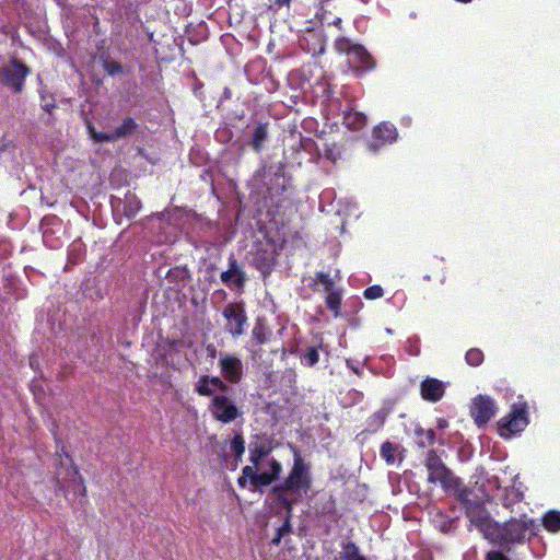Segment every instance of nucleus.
Instances as JSON below:
<instances>
[{
    "label": "nucleus",
    "instance_id": "f257e3e1",
    "mask_svg": "<svg viewBox=\"0 0 560 560\" xmlns=\"http://www.w3.org/2000/svg\"><path fill=\"white\" fill-rule=\"evenodd\" d=\"M290 447L293 453V465L288 476L280 483L273 485L267 495L270 509L285 511L283 524L277 529L282 537L292 529L291 518L294 506L313 486L311 464L303 458L296 446L290 445Z\"/></svg>",
    "mask_w": 560,
    "mask_h": 560
},
{
    "label": "nucleus",
    "instance_id": "f03ea898",
    "mask_svg": "<svg viewBox=\"0 0 560 560\" xmlns=\"http://www.w3.org/2000/svg\"><path fill=\"white\" fill-rule=\"evenodd\" d=\"M275 450L273 439L266 433L252 435L248 443V460L250 465L242 468L237 478L240 488L250 486L253 491L261 490L265 487L278 481L283 467L280 460L270 457Z\"/></svg>",
    "mask_w": 560,
    "mask_h": 560
},
{
    "label": "nucleus",
    "instance_id": "7ed1b4c3",
    "mask_svg": "<svg viewBox=\"0 0 560 560\" xmlns=\"http://www.w3.org/2000/svg\"><path fill=\"white\" fill-rule=\"evenodd\" d=\"M465 511L466 517L470 524L474 525L483 537L491 542L494 532H498L499 523L491 518L485 502L474 494V490L464 486L454 494Z\"/></svg>",
    "mask_w": 560,
    "mask_h": 560
},
{
    "label": "nucleus",
    "instance_id": "20e7f679",
    "mask_svg": "<svg viewBox=\"0 0 560 560\" xmlns=\"http://www.w3.org/2000/svg\"><path fill=\"white\" fill-rule=\"evenodd\" d=\"M60 458L55 471L56 488L62 492L67 500L70 494L73 497H86V488L83 478L81 477L78 467L73 464L71 456L66 452L65 446L56 452Z\"/></svg>",
    "mask_w": 560,
    "mask_h": 560
},
{
    "label": "nucleus",
    "instance_id": "39448f33",
    "mask_svg": "<svg viewBox=\"0 0 560 560\" xmlns=\"http://www.w3.org/2000/svg\"><path fill=\"white\" fill-rule=\"evenodd\" d=\"M528 534L536 535V522L527 514H522L520 518L512 517L503 524L499 523L491 542L500 547L523 544Z\"/></svg>",
    "mask_w": 560,
    "mask_h": 560
},
{
    "label": "nucleus",
    "instance_id": "423d86ee",
    "mask_svg": "<svg viewBox=\"0 0 560 560\" xmlns=\"http://www.w3.org/2000/svg\"><path fill=\"white\" fill-rule=\"evenodd\" d=\"M334 48L338 54L347 56V62L357 75L370 72L376 67V61L365 47L348 37L340 36L336 38Z\"/></svg>",
    "mask_w": 560,
    "mask_h": 560
},
{
    "label": "nucleus",
    "instance_id": "0eeeda50",
    "mask_svg": "<svg viewBox=\"0 0 560 560\" xmlns=\"http://www.w3.org/2000/svg\"><path fill=\"white\" fill-rule=\"evenodd\" d=\"M424 466L429 472L428 482H439L444 491L452 492L453 495L465 486L462 479L454 476L453 471L443 463L435 450H430L427 453Z\"/></svg>",
    "mask_w": 560,
    "mask_h": 560
},
{
    "label": "nucleus",
    "instance_id": "6e6552de",
    "mask_svg": "<svg viewBox=\"0 0 560 560\" xmlns=\"http://www.w3.org/2000/svg\"><path fill=\"white\" fill-rule=\"evenodd\" d=\"M220 393L214 395L209 402V411L211 417L223 424H229L243 416V411L235 400Z\"/></svg>",
    "mask_w": 560,
    "mask_h": 560
},
{
    "label": "nucleus",
    "instance_id": "1a4fd4ad",
    "mask_svg": "<svg viewBox=\"0 0 560 560\" xmlns=\"http://www.w3.org/2000/svg\"><path fill=\"white\" fill-rule=\"evenodd\" d=\"M222 316L225 319L224 330L233 338L241 337L248 323L245 303L229 302L222 310Z\"/></svg>",
    "mask_w": 560,
    "mask_h": 560
},
{
    "label": "nucleus",
    "instance_id": "9d476101",
    "mask_svg": "<svg viewBox=\"0 0 560 560\" xmlns=\"http://www.w3.org/2000/svg\"><path fill=\"white\" fill-rule=\"evenodd\" d=\"M528 424L526 405L513 406L512 410L498 422V432L501 438L510 439L522 432Z\"/></svg>",
    "mask_w": 560,
    "mask_h": 560
},
{
    "label": "nucleus",
    "instance_id": "9b49d317",
    "mask_svg": "<svg viewBox=\"0 0 560 560\" xmlns=\"http://www.w3.org/2000/svg\"><path fill=\"white\" fill-rule=\"evenodd\" d=\"M30 73L31 69L23 61L12 59L7 66L0 68V81L14 93H21Z\"/></svg>",
    "mask_w": 560,
    "mask_h": 560
},
{
    "label": "nucleus",
    "instance_id": "f8f14e48",
    "mask_svg": "<svg viewBox=\"0 0 560 560\" xmlns=\"http://www.w3.org/2000/svg\"><path fill=\"white\" fill-rule=\"evenodd\" d=\"M470 416L478 427L487 424L497 412L494 400L486 395H477L470 405Z\"/></svg>",
    "mask_w": 560,
    "mask_h": 560
},
{
    "label": "nucleus",
    "instance_id": "ddd939ff",
    "mask_svg": "<svg viewBox=\"0 0 560 560\" xmlns=\"http://www.w3.org/2000/svg\"><path fill=\"white\" fill-rule=\"evenodd\" d=\"M228 262L229 268L221 272L220 280L232 290L243 291L247 281L244 268L238 264L233 254L229 256Z\"/></svg>",
    "mask_w": 560,
    "mask_h": 560
},
{
    "label": "nucleus",
    "instance_id": "4468645a",
    "mask_svg": "<svg viewBox=\"0 0 560 560\" xmlns=\"http://www.w3.org/2000/svg\"><path fill=\"white\" fill-rule=\"evenodd\" d=\"M373 141L368 148L371 152L376 153L381 148L392 144L398 138L397 128L389 121H382L373 128Z\"/></svg>",
    "mask_w": 560,
    "mask_h": 560
},
{
    "label": "nucleus",
    "instance_id": "2eb2a0df",
    "mask_svg": "<svg viewBox=\"0 0 560 560\" xmlns=\"http://www.w3.org/2000/svg\"><path fill=\"white\" fill-rule=\"evenodd\" d=\"M219 368L225 383L238 384L244 374L243 363L233 354H224L219 360Z\"/></svg>",
    "mask_w": 560,
    "mask_h": 560
},
{
    "label": "nucleus",
    "instance_id": "dca6fc26",
    "mask_svg": "<svg viewBox=\"0 0 560 560\" xmlns=\"http://www.w3.org/2000/svg\"><path fill=\"white\" fill-rule=\"evenodd\" d=\"M215 389L220 393H228L230 387L222 378L208 375H201L195 386V392L203 397L212 398L215 395Z\"/></svg>",
    "mask_w": 560,
    "mask_h": 560
},
{
    "label": "nucleus",
    "instance_id": "f3484780",
    "mask_svg": "<svg viewBox=\"0 0 560 560\" xmlns=\"http://www.w3.org/2000/svg\"><path fill=\"white\" fill-rule=\"evenodd\" d=\"M445 394V386L442 381L434 377H425L420 384L421 398L429 402L440 401Z\"/></svg>",
    "mask_w": 560,
    "mask_h": 560
},
{
    "label": "nucleus",
    "instance_id": "a211bd4d",
    "mask_svg": "<svg viewBox=\"0 0 560 560\" xmlns=\"http://www.w3.org/2000/svg\"><path fill=\"white\" fill-rule=\"evenodd\" d=\"M300 46L312 56H320L326 49L325 37L319 32H307L300 38Z\"/></svg>",
    "mask_w": 560,
    "mask_h": 560
},
{
    "label": "nucleus",
    "instance_id": "6ab92c4d",
    "mask_svg": "<svg viewBox=\"0 0 560 560\" xmlns=\"http://www.w3.org/2000/svg\"><path fill=\"white\" fill-rule=\"evenodd\" d=\"M269 138V124L259 121L252 133V137L248 141V145L256 152L260 153L264 149L265 142Z\"/></svg>",
    "mask_w": 560,
    "mask_h": 560
},
{
    "label": "nucleus",
    "instance_id": "aec40b11",
    "mask_svg": "<svg viewBox=\"0 0 560 560\" xmlns=\"http://www.w3.org/2000/svg\"><path fill=\"white\" fill-rule=\"evenodd\" d=\"M342 119H343V125L348 129L353 130V131L362 130L368 124L366 116L363 113L354 110V109H349V110L343 112Z\"/></svg>",
    "mask_w": 560,
    "mask_h": 560
},
{
    "label": "nucleus",
    "instance_id": "412c9836",
    "mask_svg": "<svg viewBox=\"0 0 560 560\" xmlns=\"http://www.w3.org/2000/svg\"><path fill=\"white\" fill-rule=\"evenodd\" d=\"M341 550L335 560H366V558L360 552L359 546L352 541H342Z\"/></svg>",
    "mask_w": 560,
    "mask_h": 560
},
{
    "label": "nucleus",
    "instance_id": "4be33fe9",
    "mask_svg": "<svg viewBox=\"0 0 560 560\" xmlns=\"http://www.w3.org/2000/svg\"><path fill=\"white\" fill-rule=\"evenodd\" d=\"M402 452L404 448L399 444L393 443L390 441L383 442L380 448V455L388 466L394 465L396 462V456L401 455Z\"/></svg>",
    "mask_w": 560,
    "mask_h": 560
},
{
    "label": "nucleus",
    "instance_id": "5701e85b",
    "mask_svg": "<svg viewBox=\"0 0 560 560\" xmlns=\"http://www.w3.org/2000/svg\"><path fill=\"white\" fill-rule=\"evenodd\" d=\"M122 211L127 218H133L140 211L142 205L136 194L128 191L124 198Z\"/></svg>",
    "mask_w": 560,
    "mask_h": 560
},
{
    "label": "nucleus",
    "instance_id": "b1692460",
    "mask_svg": "<svg viewBox=\"0 0 560 560\" xmlns=\"http://www.w3.org/2000/svg\"><path fill=\"white\" fill-rule=\"evenodd\" d=\"M417 445L421 448L432 446L436 442V435L433 429L424 430L420 425L415 428Z\"/></svg>",
    "mask_w": 560,
    "mask_h": 560
},
{
    "label": "nucleus",
    "instance_id": "393cba45",
    "mask_svg": "<svg viewBox=\"0 0 560 560\" xmlns=\"http://www.w3.org/2000/svg\"><path fill=\"white\" fill-rule=\"evenodd\" d=\"M326 307L334 313L335 317L340 315V310L342 305V291L341 289H336L331 292H328L325 298Z\"/></svg>",
    "mask_w": 560,
    "mask_h": 560
},
{
    "label": "nucleus",
    "instance_id": "a878e982",
    "mask_svg": "<svg viewBox=\"0 0 560 560\" xmlns=\"http://www.w3.org/2000/svg\"><path fill=\"white\" fill-rule=\"evenodd\" d=\"M542 526L550 533L560 532V511L550 510L541 518Z\"/></svg>",
    "mask_w": 560,
    "mask_h": 560
},
{
    "label": "nucleus",
    "instance_id": "bb28decb",
    "mask_svg": "<svg viewBox=\"0 0 560 560\" xmlns=\"http://www.w3.org/2000/svg\"><path fill=\"white\" fill-rule=\"evenodd\" d=\"M138 124L131 117H125L119 126L115 128V137L122 139L135 133Z\"/></svg>",
    "mask_w": 560,
    "mask_h": 560
},
{
    "label": "nucleus",
    "instance_id": "cd10ccee",
    "mask_svg": "<svg viewBox=\"0 0 560 560\" xmlns=\"http://www.w3.org/2000/svg\"><path fill=\"white\" fill-rule=\"evenodd\" d=\"M387 413L384 410L373 412L368 419V431L375 433L381 430L386 421Z\"/></svg>",
    "mask_w": 560,
    "mask_h": 560
},
{
    "label": "nucleus",
    "instance_id": "c85d7f7f",
    "mask_svg": "<svg viewBox=\"0 0 560 560\" xmlns=\"http://www.w3.org/2000/svg\"><path fill=\"white\" fill-rule=\"evenodd\" d=\"M230 451L233 454L235 460H242L245 453V440L242 432L235 433L230 442Z\"/></svg>",
    "mask_w": 560,
    "mask_h": 560
},
{
    "label": "nucleus",
    "instance_id": "c756f323",
    "mask_svg": "<svg viewBox=\"0 0 560 560\" xmlns=\"http://www.w3.org/2000/svg\"><path fill=\"white\" fill-rule=\"evenodd\" d=\"M523 500L524 493L521 490L512 487L505 490V494L502 499V505L505 509H510L512 511V506L516 503L522 502Z\"/></svg>",
    "mask_w": 560,
    "mask_h": 560
},
{
    "label": "nucleus",
    "instance_id": "7c9ffc66",
    "mask_svg": "<svg viewBox=\"0 0 560 560\" xmlns=\"http://www.w3.org/2000/svg\"><path fill=\"white\" fill-rule=\"evenodd\" d=\"M314 281L316 283H320L324 287V290L327 293L336 290L335 282L331 279L329 272H326V271H318V272H316Z\"/></svg>",
    "mask_w": 560,
    "mask_h": 560
},
{
    "label": "nucleus",
    "instance_id": "2f4dec72",
    "mask_svg": "<svg viewBox=\"0 0 560 560\" xmlns=\"http://www.w3.org/2000/svg\"><path fill=\"white\" fill-rule=\"evenodd\" d=\"M483 352L478 348L469 349L465 354V361L470 366H479L483 362Z\"/></svg>",
    "mask_w": 560,
    "mask_h": 560
},
{
    "label": "nucleus",
    "instance_id": "473e14b6",
    "mask_svg": "<svg viewBox=\"0 0 560 560\" xmlns=\"http://www.w3.org/2000/svg\"><path fill=\"white\" fill-rule=\"evenodd\" d=\"M301 362L305 366H314L319 362V353L316 347H310L301 358Z\"/></svg>",
    "mask_w": 560,
    "mask_h": 560
},
{
    "label": "nucleus",
    "instance_id": "72a5a7b5",
    "mask_svg": "<svg viewBox=\"0 0 560 560\" xmlns=\"http://www.w3.org/2000/svg\"><path fill=\"white\" fill-rule=\"evenodd\" d=\"M252 338L256 341L257 345H264L267 342V327L257 322L252 330Z\"/></svg>",
    "mask_w": 560,
    "mask_h": 560
},
{
    "label": "nucleus",
    "instance_id": "f704fd0d",
    "mask_svg": "<svg viewBox=\"0 0 560 560\" xmlns=\"http://www.w3.org/2000/svg\"><path fill=\"white\" fill-rule=\"evenodd\" d=\"M324 155L328 161L336 163L341 158V150L337 143L327 144Z\"/></svg>",
    "mask_w": 560,
    "mask_h": 560
},
{
    "label": "nucleus",
    "instance_id": "c9c22d12",
    "mask_svg": "<svg viewBox=\"0 0 560 560\" xmlns=\"http://www.w3.org/2000/svg\"><path fill=\"white\" fill-rule=\"evenodd\" d=\"M363 295L366 300L381 299L384 295V290L381 285L374 284L366 288L363 292Z\"/></svg>",
    "mask_w": 560,
    "mask_h": 560
},
{
    "label": "nucleus",
    "instance_id": "e433bc0d",
    "mask_svg": "<svg viewBox=\"0 0 560 560\" xmlns=\"http://www.w3.org/2000/svg\"><path fill=\"white\" fill-rule=\"evenodd\" d=\"M316 15L322 25H328V26L334 25V26L338 27L339 30L341 28V24H342L341 18L336 16V18L330 19L326 12H324L322 14L317 13Z\"/></svg>",
    "mask_w": 560,
    "mask_h": 560
},
{
    "label": "nucleus",
    "instance_id": "4c0bfd02",
    "mask_svg": "<svg viewBox=\"0 0 560 560\" xmlns=\"http://www.w3.org/2000/svg\"><path fill=\"white\" fill-rule=\"evenodd\" d=\"M103 68L109 75H116L122 73L124 71L122 66L114 60H106L103 65Z\"/></svg>",
    "mask_w": 560,
    "mask_h": 560
},
{
    "label": "nucleus",
    "instance_id": "58836bf2",
    "mask_svg": "<svg viewBox=\"0 0 560 560\" xmlns=\"http://www.w3.org/2000/svg\"><path fill=\"white\" fill-rule=\"evenodd\" d=\"M118 140L117 137H115V131L113 132H101L98 131V135L94 136V142L102 143V142H114Z\"/></svg>",
    "mask_w": 560,
    "mask_h": 560
},
{
    "label": "nucleus",
    "instance_id": "ea45409f",
    "mask_svg": "<svg viewBox=\"0 0 560 560\" xmlns=\"http://www.w3.org/2000/svg\"><path fill=\"white\" fill-rule=\"evenodd\" d=\"M486 560H510L501 551L491 550L486 555Z\"/></svg>",
    "mask_w": 560,
    "mask_h": 560
},
{
    "label": "nucleus",
    "instance_id": "a19ab883",
    "mask_svg": "<svg viewBox=\"0 0 560 560\" xmlns=\"http://www.w3.org/2000/svg\"><path fill=\"white\" fill-rule=\"evenodd\" d=\"M300 145L303 150L310 151L316 147V143L312 138H301Z\"/></svg>",
    "mask_w": 560,
    "mask_h": 560
},
{
    "label": "nucleus",
    "instance_id": "79ce46f5",
    "mask_svg": "<svg viewBox=\"0 0 560 560\" xmlns=\"http://www.w3.org/2000/svg\"><path fill=\"white\" fill-rule=\"evenodd\" d=\"M31 389L34 393L36 398H39V397L44 396V394H45L44 389L40 386L36 385L35 382H33L31 384Z\"/></svg>",
    "mask_w": 560,
    "mask_h": 560
},
{
    "label": "nucleus",
    "instance_id": "37998d69",
    "mask_svg": "<svg viewBox=\"0 0 560 560\" xmlns=\"http://www.w3.org/2000/svg\"><path fill=\"white\" fill-rule=\"evenodd\" d=\"M436 427L440 430H444L448 427V421L445 418H438L436 419Z\"/></svg>",
    "mask_w": 560,
    "mask_h": 560
},
{
    "label": "nucleus",
    "instance_id": "c03bdc74",
    "mask_svg": "<svg viewBox=\"0 0 560 560\" xmlns=\"http://www.w3.org/2000/svg\"><path fill=\"white\" fill-rule=\"evenodd\" d=\"M86 128H88L91 139L94 141V136L98 135V131L95 129V127L92 125V122H88Z\"/></svg>",
    "mask_w": 560,
    "mask_h": 560
},
{
    "label": "nucleus",
    "instance_id": "a18cd8bd",
    "mask_svg": "<svg viewBox=\"0 0 560 560\" xmlns=\"http://www.w3.org/2000/svg\"><path fill=\"white\" fill-rule=\"evenodd\" d=\"M56 107V104L52 102V103H45L43 105V108L44 110H46L47 113H51V110Z\"/></svg>",
    "mask_w": 560,
    "mask_h": 560
},
{
    "label": "nucleus",
    "instance_id": "49530a36",
    "mask_svg": "<svg viewBox=\"0 0 560 560\" xmlns=\"http://www.w3.org/2000/svg\"><path fill=\"white\" fill-rule=\"evenodd\" d=\"M281 539H282V536L279 535L277 532L276 535L273 536V538L271 539V544L275 546H278L281 542Z\"/></svg>",
    "mask_w": 560,
    "mask_h": 560
},
{
    "label": "nucleus",
    "instance_id": "de8ad7c7",
    "mask_svg": "<svg viewBox=\"0 0 560 560\" xmlns=\"http://www.w3.org/2000/svg\"><path fill=\"white\" fill-rule=\"evenodd\" d=\"M347 366L351 369V371L357 375H361V370L354 365H351L349 360L347 361Z\"/></svg>",
    "mask_w": 560,
    "mask_h": 560
},
{
    "label": "nucleus",
    "instance_id": "09e8293b",
    "mask_svg": "<svg viewBox=\"0 0 560 560\" xmlns=\"http://www.w3.org/2000/svg\"><path fill=\"white\" fill-rule=\"evenodd\" d=\"M291 3V0H276L275 1V4L278 5L279 8L283 7V5H289Z\"/></svg>",
    "mask_w": 560,
    "mask_h": 560
},
{
    "label": "nucleus",
    "instance_id": "8fccbe9b",
    "mask_svg": "<svg viewBox=\"0 0 560 560\" xmlns=\"http://www.w3.org/2000/svg\"><path fill=\"white\" fill-rule=\"evenodd\" d=\"M207 351L209 352V354H210L211 357H214V355H215V352H217V351H215L214 346H212V345H210V346H208V347H207Z\"/></svg>",
    "mask_w": 560,
    "mask_h": 560
},
{
    "label": "nucleus",
    "instance_id": "3c124183",
    "mask_svg": "<svg viewBox=\"0 0 560 560\" xmlns=\"http://www.w3.org/2000/svg\"><path fill=\"white\" fill-rule=\"evenodd\" d=\"M456 2H459V3H469L471 2L472 0H455Z\"/></svg>",
    "mask_w": 560,
    "mask_h": 560
},
{
    "label": "nucleus",
    "instance_id": "603ef678",
    "mask_svg": "<svg viewBox=\"0 0 560 560\" xmlns=\"http://www.w3.org/2000/svg\"><path fill=\"white\" fill-rule=\"evenodd\" d=\"M279 170H280L281 172L283 171V165H282V164L279 166Z\"/></svg>",
    "mask_w": 560,
    "mask_h": 560
},
{
    "label": "nucleus",
    "instance_id": "864d4df0",
    "mask_svg": "<svg viewBox=\"0 0 560 560\" xmlns=\"http://www.w3.org/2000/svg\"><path fill=\"white\" fill-rule=\"evenodd\" d=\"M427 560H432V558H431V557H429Z\"/></svg>",
    "mask_w": 560,
    "mask_h": 560
},
{
    "label": "nucleus",
    "instance_id": "5fc2aeb1",
    "mask_svg": "<svg viewBox=\"0 0 560 560\" xmlns=\"http://www.w3.org/2000/svg\"><path fill=\"white\" fill-rule=\"evenodd\" d=\"M363 2H366L368 0H362Z\"/></svg>",
    "mask_w": 560,
    "mask_h": 560
}]
</instances>
